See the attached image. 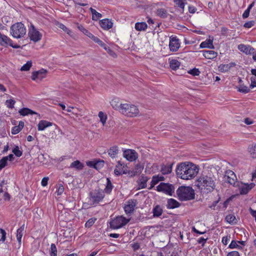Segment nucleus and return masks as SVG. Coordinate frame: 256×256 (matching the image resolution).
Segmentation results:
<instances>
[{"label":"nucleus","instance_id":"nucleus-1","mask_svg":"<svg viewBox=\"0 0 256 256\" xmlns=\"http://www.w3.org/2000/svg\"><path fill=\"white\" fill-rule=\"evenodd\" d=\"M198 170L196 165L190 164H186L181 163L177 166L176 174L178 177L183 180H190L198 174Z\"/></svg>","mask_w":256,"mask_h":256},{"label":"nucleus","instance_id":"nucleus-2","mask_svg":"<svg viewBox=\"0 0 256 256\" xmlns=\"http://www.w3.org/2000/svg\"><path fill=\"white\" fill-rule=\"evenodd\" d=\"M197 186L200 189L208 192L214 190L215 182L212 178L202 175L198 178Z\"/></svg>","mask_w":256,"mask_h":256},{"label":"nucleus","instance_id":"nucleus-3","mask_svg":"<svg viewBox=\"0 0 256 256\" xmlns=\"http://www.w3.org/2000/svg\"><path fill=\"white\" fill-rule=\"evenodd\" d=\"M178 198L181 201L194 200L195 196L194 191L190 186H180L176 190Z\"/></svg>","mask_w":256,"mask_h":256},{"label":"nucleus","instance_id":"nucleus-4","mask_svg":"<svg viewBox=\"0 0 256 256\" xmlns=\"http://www.w3.org/2000/svg\"><path fill=\"white\" fill-rule=\"evenodd\" d=\"M104 196V191L102 189L92 190L88 194V202L90 204L96 205L103 200Z\"/></svg>","mask_w":256,"mask_h":256},{"label":"nucleus","instance_id":"nucleus-5","mask_svg":"<svg viewBox=\"0 0 256 256\" xmlns=\"http://www.w3.org/2000/svg\"><path fill=\"white\" fill-rule=\"evenodd\" d=\"M26 32V27L22 22H16L10 27V34L14 38H20L24 37Z\"/></svg>","mask_w":256,"mask_h":256},{"label":"nucleus","instance_id":"nucleus-6","mask_svg":"<svg viewBox=\"0 0 256 256\" xmlns=\"http://www.w3.org/2000/svg\"><path fill=\"white\" fill-rule=\"evenodd\" d=\"M120 108V112L128 116H135L139 113L138 109L134 104H124Z\"/></svg>","mask_w":256,"mask_h":256},{"label":"nucleus","instance_id":"nucleus-7","mask_svg":"<svg viewBox=\"0 0 256 256\" xmlns=\"http://www.w3.org/2000/svg\"><path fill=\"white\" fill-rule=\"evenodd\" d=\"M78 28L80 30L92 40L98 44L100 46L103 48L105 50H106L107 48L110 52H112L110 50V48L107 46V45L104 44L102 40H101L98 37L95 36L92 33H90L88 30H86L82 26L80 25L78 26Z\"/></svg>","mask_w":256,"mask_h":256},{"label":"nucleus","instance_id":"nucleus-8","mask_svg":"<svg viewBox=\"0 0 256 256\" xmlns=\"http://www.w3.org/2000/svg\"><path fill=\"white\" fill-rule=\"evenodd\" d=\"M129 221L130 220L122 216H118L110 222V227L113 229H118L125 226Z\"/></svg>","mask_w":256,"mask_h":256},{"label":"nucleus","instance_id":"nucleus-9","mask_svg":"<svg viewBox=\"0 0 256 256\" xmlns=\"http://www.w3.org/2000/svg\"><path fill=\"white\" fill-rule=\"evenodd\" d=\"M224 180L232 185L234 186H238V182H237V178L236 174L231 170H228L226 172L224 176Z\"/></svg>","mask_w":256,"mask_h":256},{"label":"nucleus","instance_id":"nucleus-10","mask_svg":"<svg viewBox=\"0 0 256 256\" xmlns=\"http://www.w3.org/2000/svg\"><path fill=\"white\" fill-rule=\"evenodd\" d=\"M158 192H162L170 196H172L174 192V188L172 184L161 182L156 187Z\"/></svg>","mask_w":256,"mask_h":256},{"label":"nucleus","instance_id":"nucleus-11","mask_svg":"<svg viewBox=\"0 0 256 256\" xmlns=\"http://www.w3.org/2000/svg\"><path fill=\"white\" fill-rule=\"evenodd\" d=\"M28 35L30 40L35 42L40 41L42 37V34L33 25L29 28Z\"/></svg>","mask_w":256,"mask_h":256},{"label":"nucleus","instance_id":"nucleus-12","mask_svg":"<svg viewBox=\"0 0 256 256\" xmlns=\"http://www.w3.org/2000/svg\"><path fill=\"white\" fill-rule=\"evenodd\" d=\"M137 204V200L135 199H131L126 202L124 207L125 212L126 214H132Z\"/></svg>","mask_w":256,"mask_h":256},{"label":"nucleus","instance_id":"nucleus-13","mask_svg":"<svg viewBox=\"0 0 256 256\" xmlns=\"http://www.w3.org/2000/svg\"><path fill=\"white\" fill-rule=\"evenodd\" d=\"M169 47L170 51L176 52L180 47L179 40L176 37H170Z\"/></svg>","mask_w":256,"mask_h":256},{"label":"nucleus","instance_id":"nucleus-14","mask_svg":"<svg viewBox=\"0 0 256 256\" xmlns=\"http://www.w3.org/2000/svg\"><path fill=\"white\" fill-rule=\"evenodd\" d=\"M123 156L127 160L132 162L138 158V154L134 150H126L124 152Z\"/></svg>","mask_w":256,"mask_h":256},{"label":"nucleus","instance_id":"nucleus-15","mask_svg":"<svg viewBox=\"0 0 256 256\" xmlns=\"http://www.w3.org/2000/svg\"><path fill=\"white\" fill-rule=\"evenodd\" d=\"M46 70L44 69H41L40 70L34 72L32 76V79L34 80H41L45 77Z\"/></svg>","mask_w":256,"mask_h":256},{"label":"nucleus","instance_id":"nucleus-16","mask_svg":"<svg viewBox=\"0 0 256 256\" xmlns=\"http://www.w3.org/2000/svg\"><path fill=\"white\" fill-rule=\"evenodd\" d=\"M101 27L104 30H108L112 27L113 23L108 19H104L100 22Z\"/></svg>","mask_w":256,"mask_h":256},{"label":"nucleus","instance_id":"nucleus-17","mask_svg":"<svg viewBox=\"0 0 256 256\" xmlns=\"http://www.w3.org/2000/svg\"><path fill=\"white\" fill-rule=\"evenodd\" d=\"M52 123L46 120H41L38 124V130L39 131L44 130L46 128L52 126Z\"/></svg>","mask_w":256,"mask_h":256},{"label":"nucleus","instance_id":"nucleus-18","mask_svg":"<svg viewBox=\"0 0 256 256\" xmlns=\"http://www.w3.org/2000/svg\"><path fill=\"white\" fill-rule=\"evenodd\" d=\"M203 56L208 59H213L217 56V52L212 50H202Z\"/></svg>","mask_w":256,"mask_h":256},{"label":"nucleus","instance_id":"nucleus-19","mask_svg":"<svg viewBox=\"0 0 256 256\" xmlns=\"http://www.w3.org/2000/svg\"><path fill=\"white\" fill-rule=\"evenodd\" d=\"M180 203L174 198H170L168 200L166 207L168 209H173L180 206Z\"/></svg>","mask_w":256,"mask_h":256},{"label":"nucleus","instance_id":"nucleus-20","mask_svg":"<svg viewBox=\"0 0 256 256\" xmlns=\"http://www.w3.org/2000/svg\"><path fill=\"white\" fill-rule=\"evenodd\" d=\"M239 184V182L238 183ZM236 186H238L240 188V192L241 194H246L252 188V186H250V185L248 184H242V186H240L239 184Z\"/></svg>","mask_w":256,"mask_h":256},{"label":"nucleus","instance_id":"nucleus-21","mask_svg":"<svg viewBox=\"0 0 256 256\" xmlns=\"http://www.w3.org/2000/svg\"><path fill=\"white\" fill-rule=\"evenodd\" d=\"M84 165L80 160L74 161L70 164L69 168H74L76 170H81L83 168Z\"/></svg>","mask_w":256,"mask_h":256},{"label":"nucleus","instance_id":"nucleus-22","mask_svg":"<svg viewBox=\"0 0 256 256\" xmlns=\"http://www.w3.org/2000/svg\"><path fill=\"white\" fill-rule=\"evenodd\" d=\"M235 66L236 64L234 62H230L228 64H220L218 68L222 72H226Z\"/></svg>","mask_w":256,"mask_h":256},{"label":"nucleus","instance_id":"nucleus-23","mask_svg":"<svg viewBox=\"0 0 256 256\" xmlns=\"http://www.w3.org/2000/svg\"><path fill=\"white\" fill-rule=\"evenodd\" d=\"M163 212V210L161 206L159 205L155 206L152 210L154 217H159L160 216Z\"/></svg>","mask_w":256,"mask_h":256},{"label":"nucleus","instance_id":"nucleus-24","mask_svg":"<svg viewBox=\"0 0 256 256\" xmlns=\"http://www.w3.org/2000/svg\"><path fill=\"white\" fill-rule=\"evenodd\" d=\"M149 178L146 176H142L139 180L138 186L141 188H144L146 187V182Z\"/></svg>","mask_w":256,"mask_h":256},{"label":"nucleus","instance_id":"nucleus-25","mask_svg":"<svg viewBox=\"0 0 256 256\" xmlns=\"http://www.w3.org/2000/svg\"><path fill=\"white\" fill-rule=\"evenodd\" d=\"M108 154L112 158H114L118 154V148L117 146H113L108 150Z\"/></svg>","mask_w":256,"mask_h":256},{"label":"nucleus","instance_id":"nucleus-26","mask_svg":"<svg viewBox=\"0 0 256 256\" xmlns=\"http://www.w3.org/2000/svg\"><path fill=\"white\" fill-rule=\"evenodd\" d=\"M164 178L163 176H154L151 181L150 186L148 189L151 190L154 187V186L159 182L160 180H162Z\"/></svg>","mask_w":256,"mask_h":256},{"label":"nucleus","instance_id":"nucleus-27","mask_svg":"<svg viewBox=\"0 0 256 256\" xmlns=\"http://www.w3.org/2000/svg\"><path fill=\"white\" fill-rule=\"evenodd\" d=\"M156 14L162 18H167L168 15L167 10L163 8H158L156 11Z\"/></svg>","mask_w":256,"mask_h":256},{"label":"nucleus","instance_id":"nucleus-28","mask_svg":"<svg viewBox=\"0 0 256 256\" xmlns=\"http://www.w3.org/2000/svg\"><path fill=\"white\" fill-rule=\"evenodd\" d=\"M172 164L168 165H163L162 166L161 172L162 174H166L171 172L172 170Z\"/></svg>","mask_w":256,"mask_h":256},{"label":"nucleus","instance_id":"nucleus-29","mask_svg":"<svg viewBox=\"0 0 256 256\" xmlns=\"http://www.w3.org/2000/svg\"><path fill=\"white\" fill-rule=\"evenodd\" d=\"M200 48H213L212 40L209 39L202 42L200 44Z\"/></svg>","mask_w":256,"mask_h":256},{"label":"nucleus","instance_id":"nucleus-30","mask_svg":"<svg viewBox=\"0 0 256 256\" xmlns=\"http://www.w3.org/2000/svg\"><path fill=\"white\" fill-rule=\"evenodd\" d=\"M148 28V25L145 22H136L135 24V28L138 31L145 30Z\"/></svg>","mask_w":256,"mask_h":256},{"label":"nucleus","instance_id":"nucleus-31","mask_svg":"<svg viewBox=\"0 0 256 256\" xmlns=\"http://www.w3.org/2000/svg\"><path fill=\"white\" fill-rule=\"evenodd\" d=\"M10 38L0 32V44L5 46V44H10Z\"/></svg>","mask_w":256,"mask_h":256},{"label":"nucleus","instance_id":"nucleus-32","mask_svg":"<svg viewBox=\"0 0 256 256\" xmlns=\"http://www.w3.org/2000/svg\"><path fill=\"white\" fill-rule=\"evenodd\" d=\"M24 224L21 226L20 228H18L17 230L16 233V239L20 244H21L22 238L23 236V231L24 230Z\"/></svg>","mask_w":256,"mask_h":256},{"label":"nucleus","instance_id":"nucleus-33","mask_svg":"<svg viewBox=\"0 0 256 256\" xmlns=\"http://www.w3.org/2000/svg\"><path fill=\"white\" fill-rule=\"evenodd\" d=\"M90 10L92 14V20H98L100 18L102 17L101 14L98 12L96 10L90 8Z\"/></svg>","mask_w":256,"mask_h":256},{"label":"nucleus","instance_id":"nucleus-34","mask_svg":"<svg viewBox=\"0 0 256 256\" xmlns=\"http://www.w3.org/2000/svg\"><path fill=\"white\" fill-rule=\"evenodd\" d=\"M18 112L20 115L23 116H25L28 114H36V112L28 108H22L18 111Z\"/></svg>","mask_w":256,"mask_h":256},{"label":"nucleus","instance_id":"nucleus-35","mask_svg":"<svg viewBox=\"0 0 256 256\" xmlns=\"http://www.w3.org/2000/svg\"><path fill=\"white\" fill-rule=\"evenodd\" d=\"M106 180H107L106 185V186L104 191V193L106 192L108 194H110V192H112V190L114 186H113L112 183L110 180V178H107Z\"/></svg>","mask_w":256,"mask_h":256},{"label":"nucleus","instance_id":"nucleus-36","mask_svg":"<svg viewBox=\"0 0 256 256\" xmlns=\"http://www.w3.org/2000/svg\"><path fill=\"white\" fill-rule=\"evenodd\" d=\"M248 151L252 158H256V144L250 146L248 148Z\"/></svg>","mask_w":256,"mask_h":256},{"label":"nucleus","instance_id":"nucleus-37","mask_svg":"<svg viewBox=\"0 0 256 256\" xmlns=\"http://www.w3.org/2000/svg\"><path fill=\"white\" fill-rule=\"evenodd\" d=\"M226 220L230 224L236 223V216L233 214H228L226 217Z\"/></svg>","mask_w":256,"mask_h":256},{"label":"nucleus","instance_id":"nucleus-38","mask_svg":"<svg viewBox=\"0 0 256 256\" xmlns=\"http://www.w3.org/2000/svg\"><path fill=\"white\" fill-rule=\"evenodd\" d=\"M170 64V68L173 70H176L180 66V62L176 60H172Z\"/></svg>","mask_w":256,"mask_h":256},{"label":"nucleus","instance_id":"nucleus-39","mask_svg":"<svg viewBox=\"0 0 256 256\" xmlns=\"http://www.w3.org/2000/svg\"><path fill=\"white\" fill-rule=\"evenodd\" d=\"M117 99H114L112 100L110 102V104L112 106V107L118 110L120 112V109L121 108V106L122 104H118Z\"/></svg>","mask_w":256,"mask_h":256},{"label":"nucleus","instance_id":"nucleus-40","mask_svg":"<svg viewBox=\"0 0 256 256\" xmlns=\"http://www.w3.org/2000/svg\"><path fill=\"white\" fill-rule=\"evenodd\" d=\"M238 91L240 92L246 94V93H248L250 91V90L246 86H243V85H240L238 87Z\"/></svg>","mask_w":256,"mask_h":256},{"label":"nucleus","instance_id":"nucleus-41","mask_svg":"<svg viewBox=\"0 0 256 256\" xmlns=\"http://www.w3.org/2000/svg\"><path fill=\"white\" fill-rule=\"evenodd\" d=\"M32 66V61H28L27 62L22 66L20 68L22 71H27Z\"/></svg>","mask_w":256,"mask_h":256},{"label":"nucleus","instance_id":"nucleus-42","mask_svg":"<svg viewBox=\"0 0 256 256\" xmlns=\"http://www.w3.org/2000/svg\"><path fill=\"white\" fill-rule=\"evenodd\" d=\"M50 256H57V248L56 245L54 244H52L50 245Z\"/></svg>","mask_w":256,"mask_h":256},{"label":"nucleus","instance_id":"nucleus-43","mask_svg":"<svg viewBox=\"0 0 256 256\" xmlns=\"http://www.w3.org/2000/svg\"><path fill=\"white\" fill-rule=\"evenodd\" d=\"M12 152L15 154L17 157H20L22 154V151L20 150V148L18 146H16L12 150Z\"/></svg>","mask_w":256,"mask_h":256},{"label":"nucleus","instance_id":"nucleus-44","mask_svg":"<svg viewBox=\"0 0 256 256\" xmlns=\"http://www.w3.org/2000/svg\"><path fill=\"white\" fill-rule=\"evenodd\" d=\"M249 46H246L243 44H240L238 46V48L241 52L248 54V49Z\"/></svg>","mask_w":256,"mask_h":256},{"label":"nucleus","instance_id":"nucleus-45","mask_svg":"<svg viewBox=\"0 0 256 256\" xmlns=\"http://www.w3.org/2000/svg\"><path fill=\"white\" fill-rule=\"evenodd\" d=\"M230 248H237L238 249H242V247L238 244V242L236 240H232L228 246Z\"/></svg>","mask_w":256,"mask_h":256},{"label":"nucleus","instance_id":"nucleus-46","mask_svg":"<svg viewBox=\"0 0 256 256\" xmlns=\"http://www.w3.org/2000/svg\"><path fill=\"white\" fill-rule=\"evenodd\" d=\"M98 116L100 118V122L102 123L103 124H104L106 123L107 119L106 116L104 114L103 112H100L98 113Z\"/></svg>","mask_w":256,"mask_h":256},{"label":"nucleus","instance_id":"nucleus-47","mask_svg":"<svg viewBox=\"0 0 256 256\" xmlns=\"http://www.w3.org/2000/svg\"><path fill=\"white\" fill-rule=\"evenodd\" d=\"M96 220V218H90L85 224V226L86 228H90L95 222Z\"/></svg>","mask_w":256,"mask_h":256},{"label":"nucleus","instance_id":"nucleus-48","mask_svg":"<svg viewBox=\"0 0 256 256\" xmlns=\"http://www.w3.org/2000/svg\"><path fill=\"white\" fill-rule=\"evenodd\" d=\"M8 162V157H4L0 160V170L5 167Z\"/></svg>","mask_w":256,"mask_h":256},{"label":"nucleus","instance_id":"nucleus-49","mask_svg":"<svg viewBox=\"0 0 256 256\" xmlns=\"http://www.w3.org/2000/svg\"><path fill=\"white\" fill-rule=\"evenodd\" d=\"M188 72V74H190L194 76H199L200 73L199 70L198 68H194L192 70H190Z\"/></svg>","mask_w":256,"mask_h":256},{"label":"nucleus","instance_id":"nucleus-50","mask_svg":"<svg viewBox=\"0 0 256 256\" xmlns=\"http://www.w3.org/2000/svg\"><path fill=\"white\" fill-rule=\"evenodd\" d=\"M16 102L12 99L8 100L6 102V105L7 107L8 108H14V106Z\"/></svg>","mask_w":256,"mask_h":256},{"label":"nucleus","instance_id":"nucleus-51","mask_svg":"<svg viewBox=\"0 0 256 256\" xmlns=\"http://www.w3.org/2000/svg\"><path fill=\"white\" fill-rule=\"evenodd\" d=\"M86 164L88 166L90 167L98 169L97 166L98 164V162H95L94 161H88L86 162Z\"/></svg>","mask_w":256,"mask_h":256},{"label":"nucleus","instance_id":"nucleus-52","mask_svg":"<svg viewBox=\"0 0 256 256\" xmlns=\"http://www.w3.org/2000/svg\"><path fill=\"white\" fill-rule=\"evenodd\" d=\"M120 166H122V164L120 163V161L118 162V165L116 166V168L114 170V173L116 176H119L122 174V172L120 170H118L117 168H118Z\"/></svg>","mask_w":256,"mask_h":256},{"label":"nucleus","instance_id":"nucleus-53","mask_svg":"<svg viewBox=\"0 0 256 256\" xmlns=\"http://www.w3.org/2000/svg\"><path fill=\"white\" fill-rule=\"evenodd\" d=\"M174 1L176 4H177L180 8L182 10H184V0H174Z\"/></svg>","mask_w":256,"mask_h":256},{"label":"nucleus","instance_id":"nucleus-54","mask_svg":"<svg viewBox=\"0 0 256 256\" xmlns=\"http://www.w3.org/2000/svg\"><path fill=\"white\" fill-rule=\"evenodd\" d=\"M0 232L2 234L1 238L0 239V241L2 242H4L6 238V232L2 228H0Z\"/></svg>","mask_w":256,"mask_h":256},{"label":"nucleus","instance_id":"nucleus-55","mask_svg":"<svg viewBox=\"0 0 256 256\" xmlns=\"http://www.w3.org/2000/svg\"><path fill=\"white\" fill-rule=\"evenodd\" d=\"M254 23H255V22L254 20L248 21V22H246L244 24V26L246 28H250L252 26H254Z\"/></svg>","mask_w":256,"mask_h":256},{"label":"nucleus","instance_id":"nucleus-56","mask_svg":"<svg viewBox=\"0 0 256 256\" xmlns=\"http://www.w3.org/2000/svg\"><path fill=\"white\" fill-rule=\"evenodd\" d=\"M230 236H224L222 238V242L224 245H226L228 244V242L230 240Z\"/></svg>","mask_w":256,"mask_h":256},{"label":"nucleus","instance_id":"nucleus-57","mask_svg":"<svg viewBox=\"0 0 256 256\" xmlns=\"http://www.w3.org/2000/svg\"><path fill=\"white\" fill-rule=\"evenodd\" d=\"M21 130L17 126H14L12 129V133L13 134H18Z\"/></svg>","mask_w":256,"mask_h":256},{"label":"nucleus","instance_id":"nucleus-58","mask_svg":"<svg viewBox=\"0 0 256 256\" xmlns=\"http://www.w3.org/2000/svg\"><path fill=\"white\" fill-rule=\"evenodd\" d=\"M48 180V177L44 178L42 180V182H41L42 185L43 186H47Z\"/></svg>","mask_w":256,"mask_h":256},{"label":"nucleus","instance_id":"nucleus-59","mask_svg":"<svg viewBox=\"0 0 256 256\" xmlns=\"http://www.w3.org/2000/svg\"><path fill=\"white\" fill-rule=\"evenodd\" d=\"M64 191V187L62 184L59 186L57 192L58 195H61Z\"/></svg>","mask_w":256,"mask_h":256},{"label":"nucleus","instance_id":"nucleus-60","mask_svg":"<svg viewBox=\"0 0 256 256\" xmlns=\"http://www.w3.org/2000/svg\"><path fill=\"white\" fill-rule=\"evenodd\" d=\"M131 246L134 250H136L140 248V244L138 242L132 244Z\"/></svg>","mask_w":256,"mask_h":256},{"label":"nucleus","instance_id":"nucleus-61","mask_svg":"<svg viewBox=\"0 0 256 256\" xmlns=\"http://www.w3.org/2000/svg\"><path fill=\"white\" fill-rule=\"evenodd\" d=\"M250 10H249V9H246L242 14L243 18L244 19L248 18L250 15Z\"/></svg>","mask_w":256,"mask_h":256},{"label":"nucleus","instance_id":"nucleus-62","mask_svg":"<svg viewBox=\"0 0 256 256\" xmlns=\"http://www.w3.org/2000/svg\"><path fill=\"white\" fill-rule=\"evenodd\" d=\"M227 256H240V254L237 251H233L228 252Z\"/></svg>","mask_w":256,"mask_h":256},{"label":"nucleus","instance_id":"nucleus-63","mask_svg":"<svg viewBox=\"0 0 256 256\" xmlns=\"http://www.w3.org/2000/svg\"><path fill=\"white\" fill-rule=\"evenodd\" d=\"M207 239H208V238H204L202 237L198 240V244H202V245L204 246V244L206 243Z\"/></svg>","mask_w":256,"mask_h":256},{"label":"nucleus","instance_id":"nucleus-64","mask_svg":"<svg viewBox=\"0 0 256 256\" xmlns=\"http://www.w3.org/2000/svg\"><path fill=\"white\" fill-rule=\"evenodd\" d=\"M254 87H256V80L254 78H251V84L250 85V88H252Z\"/></svg>","mask_w":256,"mask_h":256}]
</instances>
